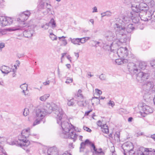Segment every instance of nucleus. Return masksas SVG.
<instances>
[{
  "label": "nucleus",
  "instance_id": "nucleus-19",
  "mask_svg": "<svg viewBox=\"0 0 155 155\" xmlns=\"http://www.w3.org/2000/svg\"><path fill=\"white\" fill-rule=\"evenodd\" d=\"M48 155H58V152L57 148L55 147L49 148L47 152Z\"/></svg>",
  "mask_w": 155,
  "mask_h": 155
},
{
  "label": "nucleus",
  "instance_id": "nucleus-9",
  "mask_svg": "<svg viewBox=\"0 0 155 155\" xmlns=\"http://www.w3.org/2000/svg\"><path fill=\"white\" fill-rule=\"evenodd\" d=\"M30 129L28 128L27 129L23 130L22 131L21 133V136L24 140H26V141H27L28 140H27V138L28 137L29 135H31L35 137V138L38 139L39 136L38 134H30Z\"/></svg>",
  "mask_w": 155,
  "mask_h": 155
},
{
  "label": "nucleus",
  "instance_id": "nucleus-6",
  "mask_svg": "<svg viewBox=\"0 0 155 155\" xmlns=\"http://www.w3.org/2000/svg\"><path fill=\"white\" fill-rule=\"evenodd\" d=\"M21 138L19 139V141H12L10 143V144L11 145H16V146H20V147H27L29 146L30 144V142L28 140L26 141V140H24L22 138L21 135Z\"/></svg>",
  "mask_w": 155,
  "mask_h": 155
},
{
  "label": "nucleus",
  "instance_id": "nucleus-29",
  "mask_svg": "<svg viewBox=\"0 0 155 155\" xmlns=\"http://www.w3.org/2000/svg\"><path fill=\"white\" fill-rule=\"evenodd\" d=\"M50 96V94H47L41 96L40 97V99L42 101H45Z\"/></svg>",
  "mask_w": 155,
  "mask_h": 155
},
{
  "label": "nucleus",
  "instance_id": "nucleus-8",
  "mask_svg": "<svg viewBox=\"0 0 155 155\" xmlns=\"http://www.w3.org/2000/svg\"><path fill=\"white\" fill-rule=\"evenodd\" d=\"M136 78L137 81L139 82L142 83L148 78L149 75L148 73L140 71L136 74Z\"/></svg>",
  "mask_w": 155,
  "mask_h": 155
},
{
  "label": "nucleus",
  "instance_id": "nucleus-64",
  "mask_svg": "<svg viewBox=\"0 0 155 155\" xmlns=\"http://www.w3.org/2000/svg\"><path fill=\"white\" fill-rule=\"evenodd\" d=\"M91 111V110H89L88 111H87L85 113V114H86L87 115H88L89 113Z\"/></svg>",
  "mask_w": 155,
  "mask_h": 155
},
{
  "label": "nucleus",
  "instance_id": "nucleus-38",
  "mask_svg": "<svg viewBox=\"0 0 155 155\" xmlns=\"http://www.w3.org/2000/svg\"><path fill=\"white\" fill-rule=\"evenodd\" d=\"M73 81V79L72 78H71L69 77H67L66 79V81L65 82V83L69 84L70 83H71Z\"/></svg>",
  "mask_w": 155,
  "mask_h": 155
},
{
  "label": "nucleus",
  "instance_id": "nucleus-20",
  "mask_svg": "<svg viewBox=\"0 0 155 155\" xmlns=\"http://www.w3.org/2000/svg\"><path fill=\"white\" fill-rule=\"evenodd\" d=\"M30 14V12L28 11L24 12L21 15V17L20 18V20L23 21H25L28 19Z\"/></svg>",
  "mask_w": 155,
  "mask_h": 155
},
{
  "label": "nucleus",
  "instance_id": "nucleus-36",
  "mask_svg": "<svg viewBox=\"0 0 155 155\" xmlns=\"http://www.w3.org/2000/svg\"><path fill=\"white\" fill-rule=\"evenodd\" d=\"M120 134L119 133H116L114 135L115 139L117 141H118L120 140Z\"/></svg>",
  "mask_w": 155,
  "mask_h": 155
},
{
  "label": "nucleus",
  "instance_id": "nucleus-10",
  "mask_svg": "<svg viewBox=\"0 0 155 155\" xmlns=\"http://www.w3.org/2000/svg\"><path fill=\"white\" fill-rule=\"evenodd\" d=\"M117 54L120 58L126 57L128 54L127 49L126 47H120L118 49Z\"/></svg>",
  "mask_w": 155,
  "mask_h": 155
},
{
  "label": "nucleus",
  "instance_id": "nucleus-48",
  "mask_svg": "<svg viewBox=\"0 0 155 155\" xmlns=\"http://www.w3.org/2000/svg\"><path fill=\"white\" fill-rule=\"evenodd\" d=\"M84 143H85V144H88L90 145H91V144L92 143L88 139L86 140Z\"/></svg>",
  "mask_w": 155,
  "mask_h": 155
},
{
  "label": "nucleus",
  "instance_id": "nucleus-50",
  "mask_svg": "<svg viewBox=\"0 0 155 155\" xmlns=\"http://www.w3.org/2000/svg\"><path fill=\"white\" fill-rule=\"evenodd\" d=\"M50 81L49 80H48L47 81H46L45 82L43 83V84L44 85H49V84L50 83Z\"/></svg>",
  "mask_w": 155,
  "mask_h": 155
},
{
  "label": "nucleus",
  "instance_id": "nucleus-1",
  "mask_svg": "<svg viewBox=\"0 0 155 155\" xmlns=\"http://www.w3.org/2000/svg\"><path fill=\"white\" fill-rule=\"evenodd\" d=\"M54 114L57 115L56 118L57 123L58 124H61V127L63 131L62 134H66L69 133L68 138L73 139V141L75 142L77 139V135L74 132V126L67 121H63L64 119L63 117L64 113L62 109L61 108H58L55 110Z\"/></svg>",
  "mask_w": 155,
  "mask_h": 155
},
{
  "label": "nucleus",
  "instance_id": "nucleus-54",
  "mask_svg": "<svg viewBox=\"0 0 155 155\" xmlns=\"http://www.w3.org/2000/svg\"><path fill=\"white\" fill-rule=\"evenodd\" d=\"M148 137L152 138L154 141H155V134L152 135H151L150 137L148 136Z\"/></svg>",
  "mask_w": 155,
  "mask_h": 155
},
{
  "label": "nucleus",
  "instance_id": "nucleus-56",
  "mask_svg": "<svg viewBox=\"0 0 155 155\" xmlns=\"http://www.w3.org/2000/svg\"><path fill=\"white\" fill-rule=\"evenodd\" d=\"M93 12H97V8L96 7H94L93 8Z\"/></svg>",
  "mask_w": 155,
  "mask_h": 155
},
{
  "label": "nucleus",
  "instance_id": "nucleus-12",
  "mask_svg": "<svg viewBox=\"0 0 155 155\" xmlns=\"http://www.w3.org/2000/svg\"><path fill=\"white\" fill-rule=\"evenodd\" d=\"M122 148L124 152H129L132 150L134 146L132 143L130 142L124 143L122 146Z\"/></svg>",
  "mask_w": 155,
  "mask_h": 155
},
{
  "label": "nucleus",
  "instance_id": "nucleus-31",
  "mask_svg": "<svg viewBox=\"0 0 155 155\" xmlns=\"http://www.w3.org/2000/svg\"><path fill=\"white\" fill-rule=\"evenodd\" d=\"M48 23H49V25L50 24H51L52 28H54L56 27V23L54 19L52 18L50 20V21Z\"/></svg>",
  "mask_w": 155,
  "mask_h": 155
},
{
  "label": "nucleus",
  "instance_id": "nucleus-40",
  "mask_svg": "<svg viewBox=\"0 0 155 155\" xmlns=\"http://www.w3.org/2000/svg\"><path fill=\"white\" fill-rule=\"evenodd\" d=\"M50 37L53 41L56 40L57 39V37L52 33L50 34Z\"/></svg>",
  "mask_w": 155,
  "mask_h": 155
},
{
  "label": "nucleus",
  "instance_id": "nucleus-46",
  "mask_svg": "<svg viewBox=\"0 0 155 155\" xmlns=\"http://www.w3.org/2000/svg\"><path fill=\"white\" fill-rule=\"evenodd\" d=\"M5 46V44L4 43H1L0 44V52L2 50V48H3Z\"/></svg>",
  "mask_w": 155,
  "mask_h": 155
},
{
  "label": "nucleus",
  "instance_id": "nucleus-15",
  "mask_svg": "<svg viewBox=\"0 0 155 155\" xmlns=\"http://www.w3.org/2000/svg\"><path fill=\"white\" fill-rule=\"evenodd\" d=\"M139 13H136L134 12V14L131 12L130 13V16H131V20H132V22L135 24H139L140 21V18H141L140 16L138 15Z\"/></svg>",
  "mask_w": 155,
  "mask_h": 155
},
{
  "label": "nucleus",
  "instance_id": "nucleus-14",
  "mask_svg": "<svg viewBox=\"0 0 155 155\" xmlns=\"http://www.w3.org/2000/svg\"><path fill=\"white\" fill-rule=\"evenodd\" d=\"M128 70L131 73L135 74L138 72L139 70L137 68L135 64L134 63H130L127 65Z\"/></svg>",
  "mask_w": 155,
  "mask_h": 155
},
{
  "label": "nucleus",
  "instance_id": "nucleus-60",
  "mask_svg": "<svg viewBox=\"0 0 155 155\" xmlns=\"http://www.w3.org/2000/svg\"><path fill=\"white\" fill-rule=\"evenodd\" d=\"M101 15L102 18H103L105 16H106V14L105 13V12L101 13Z\"/></svg>",
  "mask_w": 155,
  "mask_h": 155
},
{
  "label": "nucleus",
  "instance_id": "nucleus-62",
  "mask_svg": "<svg viewBox=\"0 0 155 155\" xmlns=\"http://www.w3.org/2000/svg\"><path fill=\"white\" fill-rule=\"evenodd\" d=\"M66 54V53H62L61 54H62V56H61V62H62V58L64 57V55Z\"/></svg>",
  "mask_w": 155,
  "mask_h": 155
},
{
  "label": "nucleus",
  "instance_id": "nucleus-2",
  "mask_svg": "<svg viewBox=\"0 0 155 155\" xmlns=\"http://www.w3.org/2000/svg\"><path fill=\"white\" fill-rule=\"evenodd\" d=\"M118 33H117L116 32L115 34L111 31H108L105 35V38L107 41H113V42H111L110 44V45L109 46L111 51H112V47L113 46L114 43V44L116 43L115 40H116L117 42L119 41L122 43H125L126 41V39L125 38H124L123 40L122 39V38H120V40L116 38L115 35H117V34Z\"/></svg>",
  "mask_w": 155,
  "mask_h": 155
},
{
  "label": "nucleus",
  "instance_id": "nucleus-35",
  "mask_svg": "<svg viewBox=\"0 0 155 155\" xmlns=\"http://www.w3.org/2000/svg\"><path fill=\"white\" fill-rule=\"evenodd\" d=\"M85 143L84 142H82L80 145V152H82L83 151V149L85 147Z\"/></svg>",
  "mask_w": 155,
  "mask_h": 155
},
{
  "label": "nucleus",
  "instance_id": "nucleus-11",
  "mask_svg": "<svg viewBox=\"0 0 155 155\" xmlns=\"http://www.w3.org/2000/svg\"><path fill=\"white\" fill-rule=\"evenodd\" d=\"M12 23V20L9 17L4 16L0 17V25L2 26H6L10 25Z\"/></svg>",
  "mask_w": 155,
  "mask_h": 155
},
{
  "label": "nucleus",
  "instance_id": "nucleus-17",
  "mask_svg": "<svg viewBox=\"0 0 155 155\" xmlns=\"http://www.w3.org/2000/svg\"><path fill=\"white\" fill-rule=\"evenodd\" d=\"M39 114L40 115V114ZM36 119L35 120L33 123V125L34 126L39 124L42 121L43 122V123H45V120L44 118V117H41L40 116H38L37 115V111H36Z\"/></svg>",
  "mask_w": 155,
  "mask_h": 155
},
{
  "label": "nucleus",
  "instance_id": "nucleus-57",
  "mask_svg": "<svg viewBox=\"0 0 155 155\" xmlns=\"http://www.w3.org/2000/svg\"><path fill=\"white\" fill-rule=\"evenodd\" d=\"M151 22H152L153 21H155V15H154L153 16V17L152 16L151 19Z\"/></svg>",
  "mask_w": 155,
  "mask_h": 155
},
{
  "label": "nucleus",
  "instance_id": "nucleus-49",
  "mask_svg": "<svg viewBox=\"0 0 155 155\" xmlns=\"http://www.w3.org/2000/svg\"><path fill=\"white\" fill-rule=\"evenodd\" d=\"M95 91L99 95L101 94L102 93V91L98 89H96Z\"/></svg>",
  "mask_w": 155,
  "mask_h": 155
},
{
  "label": "nucleus",
  "instance_id": "nucleus-43",
  "mask_svg": "<svg viewBox=\"0 0 155 155\" xmlns=\"http://www.w3.org/2000/svg\"><path fill=\"white\" fill-rule=\"evenodd\" d=\"M79 39V38H76L75 39H72L71 40V41L72 42V43H73L74 44H77V42H79V41H78L77 39Z\"/></svg>",
  "mask_w": 155,
  "mask_h": 155
},
{
  "label": "nucleus",
  "instance_id": "nucleus-42",
  "mask_svg": "<svg viewBox=\"0 0 155 155\" xmlns=\"http://www.w3.org/2000/svg\"><path fill=\"white\" fill-rule=\"evenodd\" d=\"M28 114L29 111L26 108L25 109L23 113V115L26 116H27Z\"/></svg>",
  "mask_w": 155,
  "mask_h": 155
},
{
  "label": "nucleus",
  "instance_id": "nucleus-18",
  "mask_svg": "<svg viewBox=\"0 0 155 155\" xmlns=\"http://www.w3.org/2000/svg\"><path fill=\"white\" fill-rule=\"evenodd\" d=\"M153 86V82L152 81H147L143 85V89L146 91H148L152 89Z\"/></svg>",
  "mask_w": 155,
  "mask_h": 155
},
{
  "label": "nucleus",
  "instance_id": "nucleus-34",
  "mask_svg": "<svg viewBox=\"0 0 155 155\" xmlns=\"http://www.w3.org/2000/svg\"><path fill=\"white\" fill-rule=\"evenodd\" d=\"M74 104V99L73 98L68 100V104L69 106H73Z\"/></svg>",
  "mask_w": 155,
  "mask_h": 155
},
{
  "label": "nucleus",
  "instance_id": "nucleus-41",
  "mask_svg": "<svg viewBox=\"0 0 155 155\" xmlns=\"http://www.w3.org/2000/svg\"><path fill=\"white\" fill-rule=\"evenodd\" d=\"M99 78L101 80H105L106 78L105 75L102 74L99 76Z\"/></svg>",
  "mask_w": 155,
  "mask_h": 155
},
{
  "label": "nucleus",
  "instance_id": "nucleus-24",
  "mask_svg": "<svg viewBox=\"0 0 155 155\" xmlns=\"http://www.w3.org/2000/svg\"><path fill=\"white\" fill-rule=\"evenodd\" d=\"M153 151L155 152V150L154 149L152 150L151 148H147L144 149L143 152H142V155H147L149 154V152Z\"/></svg>",
  "mask_w": 155,
  "mask_h": 155
},
{
  "label": "nucleus",
  "instance_id": "nucleus-59",
  "mask_svg": "<svg viewBox=\"0 0 155 155\" xmlns=\"http://www.w3.org/2000/svg\"><path fill=\"white\" fill-rule=\"evenodd\" d=\"M133 118L132 117H130L128 119V121L129 122H131L132 121Z\"/></svg>",
  "mask_w": 155,
  "mask_h": 155
},
{
  "label": "nucleus",
  "instance_id": "nucleus-44",
  "mask_svg": "<svg viewBox=\"0 0 155 155\" xmlns=\"http://www.w3.org/2000/svg\"><path fill=\"white\" fill-rule=\"evenodd\" d=\"M83 128L84 130H86L87 132H91V129L86 126H84Z\"/></svg>",
  "mask_w": 155,
  "mask_h": 155
},
{
  "label": "nucleus",
  "instance_id": "nucleus-4",
  "mask_svg": "<svg viewBox=\"0 0 155 155\" xmlns=\"http://www.w3.org/2000/svg\"><path fill=\"white\" fill-rule=\"evenodd\" d=\"M116 25L117 29L116 32L119 33L120 35H121L122 36H126V31L128 33H131L135 29L133 24H129L126 28L118 24H116Z\"/></svg>",
  "mask_w": 155,
  "mask_h": 155
},
{
  "label": "nucleus",
  "instance_id": "nucleus-26",
  "mask_svg": "<svg viewBox=\"0 0 155 155\" xmlns=\"http://www.w3.org/2000/svg\"><path fill=\"white\" fill-rule=\"evenodd\" d=\"M91 146L90 149L91 151L92 152L93 154L96 153V152L98 150L95 147L94 144L93 143H92L90 145Z\"/></svg>",
  "mask_w": 155,
  "mask_h": 155
},
{
  "label": "nucleus",
  "instance_id": "nucleus-16",
  "mask_svg": "<svg viewBox=\"0 0 155 155\" xmlns=\"http://www.w3.org/2000/svg\"><path fill=\"white\" fill-rule=\"evenodd\" d=\"M141 108L143 113L146 114H149L153 112L152 108L149 106L146 105L145 104H143L142 107H141Z\"/></svg>",
  "mask_w": 155,
  "mask_h": 155
},
{
  "label": "nucleus",
  "instance_id": "nucleus-55",
  "mask_svg": "<svg viewBox=\"0 0 155 155\" xmlns=\"http://www.w3.org/2000/svg\"><path fill=\"white\" fill-rule=\"evenodd\" d=\"M62 42L64 46L66 45L67 44V41L65 39L63 40Z\"/></svg>",
  "mask_w": 155,
  "mask_h": 155
},
{
  "label": "nucleus",
  "instance_id": "nucleus-63",
  "mask_svg": "<svg viewBox=\"0 0 155 155\" xmlns=\"http://www.w3.org/2000/svg\"><path fill=\"white\" fill-rule=\"evenodd\" d=\"M66 65L68 69L70 68L71 67V65L69 64H67Z\"/></svg>",
  "mask_w": 155,
  "mask_h": 155
},
{
  "label": "nucleus",
  "instance_id": "nucleus-22",
  "mask_svg": "<svg viewBox=\"0 0 155 155\" xmlns=\"http://www.w3.org/2000/svg\"><path fill=\"white\" fill-rule=\"evenodd\" d=\"M116 63L118 65H121L128 62V60L125 59L119 58L115 60Z\"/></svg>",
  "mask_w": 155,
  "mask_h": 155
},
{
  "label": "nucleus",
  "instance_id": "nucleus-25",
  "mask_svg": "<svg viewBox=\"0 0 155 155\" xmlns=\"http://www.w3.org/2000/svg\"><path fill=\"white\" fill-rule=\"evenodd\" d=\"M131 20V18L130 17L125 16L123 18L122 21L124 24H127Z\"/></svg>",
  "mask_w": 155,
  "mask_h": 155
},
{
  "label": "nucleus",
  "instance_id": "nucleus-30",
  "mask_svg": "<svg viewBox=\"0 0 155 155\" xmlns=\"http://www.w3.org/2000/svg\"><path fill=\"white\" fill-rule=\"evenodd\" d=\"M147 3L150 4L152 6L155 5V0H143Z\"/></svg>",
  "mask_w": 155,
  "mask_h": 155
},
{
  "label": "nucleus",
  "instance_id": "nucleus-3",
  "mask_svg": "<svg viewBox=\"0 0 155 155\" xmlns=\"http://www.w3.org/2000/svg\"><path fill=\"white\" fill-rule=\"evenodd\" d=\"M54 108L53 107L52 105L50 104H47L44 105L43 107L38 109L37 111V115L41 117H45L47 114L51 113Z\"/></svg>",
  "mask_w": 155,
  "mask_h": 155
},
{
  "label": "nucleus",
  "instance_id": "nucleus-53",
  "mask_svg": "<svg viewBox=\"0 0 155 155\" xmlns=\"http://www.w3.org/2000/svg\"><path fill=\"white\" fill-rule=\"evenodd\" d=\"M97 124L99 126L101 127L103 126L102 122L100 120H99L97 122Z\"/></svg>",
  "mask_w": 155,
  "mask_h": 155
},
{
  "label": "nucleus",
  "instance_id": "nucleus-23",
  "mask_svg": "<svg viewBox=\"0 0 155 155\" xmlns=\"http://www.w3.org/2000/svg\"><path fill=\"white\" fill-rule=\"evenodd\" d=\"M20 88L22 90V92L24 94L25 96L27 95L28 94H26L25 91L28 89V85L26 84H23L20 86Z\"/></svg>",
  "mask_w": 155,
  "mask_h": 155
},
{
  "label": "nucleus",
  "instance_id": "nucleus-28",
  "mask_svg": "<svg viewBox=\"0 0 155 155\" xmlns=\"http://www.w3.org/2000/svg\"><path fill=\"white\" fill-rule=\"evenodd\" d=\"M146 64L144 62H140L139 63V67L141 70H144L146 67Z\"/></svg>",
  "mask_w": 155,
  "mask_h": 155
},
{
  "label": "nucleus",
  "instance_id": "nucleus-47",
  "mask_svg": "<svg viewBox=\"0 0 155 155\" xmlns=\"http://www.w3.org/2000/svg\"><path fill=\"white\" fill-rule=\"evenodd\" d=\"M105 13L106 14V16H110L111 15L112 13L109 11H107L105 12Z\"/></svg>",
  "mask_w": 155,
  "mask_h": 155
},
{
  "label": "nucleus",
  "instance_id": "nucleus-51",
  "mask_svg": "<svg viewBox=\"0 0 155 155\" xmlns=\"http://www.w3.org/2000/svg\"><path fill=\"white\" fill-rule=\"evenodd\" d=\"M108 104L109 106H111L112 107H113V106L114 105V102L111 101H110L108 103Z\"/></svg>",
  "mask_w": 155,
  "mask_h": 155
},
{
  "label": "nucleus",
  "instance_id": "nucleus-37",
  "mask_svg": "<svg viewBox=\"0 0 155 155\" xmlns=\"http://www.w3.org/2000/svg\"><path fill=\"white\" fill-rule=\"evenodd\" d=\"M49 26V23H46L45 25H42L41 26V28H43L44 30H46L48 29Z\"/></svg>",
  "mask_w": 155,
  "mask_h": 155
},
{
  "label": "nucleus",
  "instance_id": "nucleus-45",
  "mask_svg": "<svg viewBox=\"0 0 155 155\" xmlns=\"http://www.w3.org/2000/svg\"><path fill=\"white\" fill-rule=\"evenodd\" d=\"M150 64L152 68H155V60L151 61Z\"/></svg>",
  "mask_w": 155,
  "mask_h": 155
},
{
  "label": "nucleus",
  "instance_id": "nucleus-39",
  "mask_svg": "<svg viewBox=\"0 0 155 155\" xmlns=\"http://www.w3.org/2000/svg\"><path fill=\"white\" fill-rule=\"evenodd\" d=\"M77 40L78 41L80 42L82 44H84L85 43L86 41V40H85L84 37L81 38H79V39H78Z\"/></svg>",
  "mask_w": 155,
  "mask_h": 155
},
{
  "label": "nucleus",
  "instance_id": "nucleus-33",
  "mask_svg": "<svg viewBox=\"0 0 155 155\" xmlns=\"http://www.w3.org/2000/svg\"><path fill=\"white\" fill-rule=\"evenodd\" d=\"M102 150L101 148L99 149L98 151H97L96 153L93 154V155H103L104 153Z\"/></svg>",
  "mask_w": 155,
  "mask_h": 155
},
{
  "label": "nucleus",
  "instance_id": "nucleus-58",
  "mask_svg": "<svg viewBox=\"0 0 155 155\" xmlns=\"http://www.w3.org/2000/svg\"><path fill=\"white\" fill-rule=\"evenodd\" d=\"M67 58L71 62V57L70 56V55H68L67 56Z\"/></svg>",
  "mask_w": 155,
  "mask_h": 155
},
{
  "label": "nucleus",
  "instance_id": "nucleus-32",
  "mask_svg": "<svg viewBox=\"0 0 155 155\" xmlns=\"http://www.w3.org/2000/svg\"><path fill=\"white\" fill-rule=\"evenodd\" d=\"M78 104L79 106L81 107L85 106L86 105V102L85 101H79L78 102Z\"/></svg>",
  "mask_w": 155,
  "mask_h": 155
},
{
  "label": "nucleus",
  "instance_id": "nucleus-13",
  "mask_svg": "<svg viewBox=\"0 0 155 155\" xmlns=\"http://www.w3.org/2000/svg\"><path fill=\"white\" fill-rule=\"evenodd\" d=\"M34 32L33 27L28 26V28L25 29L23 32L24 36L26 38H29L32 36Z\"/></svg>",
  "mask_w": 155,
  "mask_h": 155
},
{
  "label": "nucleus",
  "instance_id": "nucleus-27",
  "mask_svg": "<svg viewBox=\"0 0 155 155\" xmlns=\"http://www.w3.org/2000/svg\"><path fill=\"white\" fill-rule=\"evenodd\" d=\"M101 128L102 129V131L105 134L108 133L109 132V130L108 129V127L106 124H104L101 127Z\"/></svg>",
  "mask_w": 155,
  "mask_h": 155
},
{
  "label": "nucleus",
  "instance_id": "nucleus-52",
  "mask_svg": "<svg viewBox=\"0 0 155 155\" xmlns=\"http://www.w3.org/2000/svg\"><path fill=\"white\" fill-rule=\"evenodd\" d=\"M0 150L2 151V153L4 154H5L6 152L3 150V147L1 145H0Z\"/></svg>",
  "mask_w": 155,
  "mask_h": 155
},
{
  "label": "nucleus",
  "instance_id": "nucleus-61",
  "mask_svg": "<svg viewBox=\"0 0 155 155\" xmlns=\"http://www.w3.org/2000/svg\"><path fill=\"white\" fill-rule=\"evenodd\" d=\"M74 54H75V56L76 57H77V58H78L79 56V53H76L74 52Z\"/></svg>",
  "mask_w": 155,
  "mask_h": 155
},
{
  "label": "nucleus",
  "instance_id": "nucleus-21",
  "mask_svg": "<svg viewBox=\"0 0 155 155\" xmlns=\"http://www.w3.org/2000/svg\"><path fill=\"white\" fill-rule=\"evenodd\" d=\"M0 69L2 73L6 74L11 71V69L9 67L5 66H2Z\"/></svg>",
  "mask_w": 155,
  "mask_h": 155
},
{
  "label": "nucleus",
  "instance_id": "nucleus-5",
  "mask_svg": "<svg viewBox=\"0 0 155 155\" xmlns=\"http://www.w3.org/2000/svg\"><path fill=\"white\" fill-rule=\"evenodd\" d=\"M146 3L141 2L139 5H133L131 6L132 11L134 12L139 13L146 12L148 10L149 7Z\"/></svg>",
  "mask_w": 155,
  "mask_h": 155
},
{
  "label": "nucleus",
  "instance_id": "nucleus-7",
  "mask_svg": "<svg viewBox=\"0 0 155 155\" xmlns=\"http://www.w3.org/2000/svg\"><path fill=\"white\" fill-rule=\"evenodd\" d=\"M138 15L140 17L141 16V19L144 21H150L152 16H153L151 13L148 10L143 13L141 12Z\"/></svg>",
  "mask_w": 155,
  "mask_h": 155
}]
</instances>
